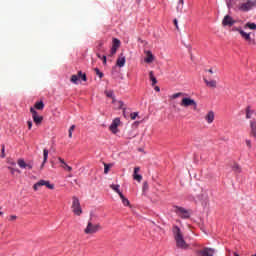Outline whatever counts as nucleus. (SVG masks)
Here are the masks:
<instances>
[{"label":"nucleus","instance_id":"obj_36","mask_svg":"<svg viewBox=\"0 0 256 256\" xmlns=\"http://www.w3.org/2000/svg\"><path fill=\"white\" fill-rule=\"evenodd\" d=\"M27 125H28V129L31 131V129L33 128V122L31 120H28Z\"/></svg>","mask_w":256,"mask_h":256},{"label":"nucleus","instance_id":"obj_35","mask_svg":"<svg viewBox=\"0 0 256 256\" xmlns=\"http://www.w3.org/2000/svg\"><path fill=\"white\" fill-rule=\"evenodd\" d=\"M109 167H110L109 164H104V173H105V175H107V173H109Z\"/></svg>","mask_w":256,"mask_h":256},{"label":"nucleus","instance_id":"obj_52","mask_svg":"<svg viewBox=\"0 0 256 256\" xmlns=\"http://www.w3.org/2000/svg\"><path fill=\"white\" fill-rule=\"evenodd\" d=\"M251 256H256V254H253V255H251Z\"/></svg>","mask_w":256,"mask_h":256},{"label":"nucleus","instance_id":"obj_53","mask_svg":"<svg viewBox=\"0 0 256 256\" xmlns=\"http://www.w3.org/2000/svg\"><path fill=\"white\" fill-rule=\"evenodd\" d=\"M12 165H15V163H12Z\"/></svg>","mask_w":256,"mask_h":256},{"label":"nucleus","instance_id":"obj_30","mask_svg":"<svg viewBox=\"0 0 256 256\" xmlns=\"http://www.w3.org/2000/svg\"><path fill=\"white\" fill-rule=\"evenodd\" d=\"M105 93H106V97H109L110 99L115 98V94H114L113 90L106 91Z\"/></svg>","mask_w":256,"mask_h":256},{"label":"nucleus","instance_id":"obj_16","mask_svg":"<svg viewBox=\"0 0 256 256\" xmlns=\"http://www.w3.org/2000/svg\"><path fill=\"white\" fill-rule=\"evenodd\" d=\"M140 170L141 168L139 167L134 168L133 180L138 181V183H141V181L143 180V176H141V174H138Z\"/></svg>","mask_w":256,"mask_h":256},{"label":"nucleus","instance_id":"obj_17","mask_svg":"<svg viewBox=\"0 0 256 256\" xmlns=\"http://www.w3.org/2000/svg\"><path fill=\"white\" fill-rule=\"evenodd\" d=\"M125 63H126L125 55L121 53L116 60V65L117 67H125Z\"/></svg>","mask_w":256,"mask_h":256},{"label":"nucleus","instance_id":"obj_33","mask_svg":"<svg viewBox=\"0 0 256 256\" xmlns=\"http://www.w3.org/2000/svg\"><path fill=\"white\" fill-rule=\"evenodd\" d=\"M73 131H75V125H72V126L69 128V134H68L69 139H72V138H73Z\"/></svg>","mask_w":256,"mask_h":256},{"label":"nucleus","instance_id":"obj_38","mask_svg":"<svg viewBox=\"0 0 256 256\" xmlns=\"http://www.w3.org/2000/svg\"><path fill=\"white\" fill-rule=\"evenodd\" d=\"M245 143H246L248 149H251V147H252L251 140L247 139V140H245Z\"/></svg>","mask_w":256,"mask_h":256},{"label":"nucleus","instance_id":"obj_46","mask_svg":"<svg viewBox=\"0 0 256 256\" xmlns=\"http://www.w3.org/2000/svg\"><path fill=\"white\" fill-rule=\"evenodd\" d=\"M98 47H99V49H101L103 47V41L98 42Z\"/></svg>","mask_w":256,"mask_h":256},{"label":"nucleus","instance_id":"obj_20","mask_svg":"<svg viewBox=\"0 0 256 256\" xmlns=\"http://www.w3.org/2000/svg\"><path fill=\"white\" fill-rule=\"evenodd\" d=\"M47 159H49V150H47V148H45L43 150V162L41 165V169H43V167H45V163H47Z\"/></svg>","mask_w":256,"mask_h":256},{"label":"nucleus","instance_id":"obj_1","mask_svg":"<svg viewBox=\"0 0 256 256\" xmlns=\"http://www.w3.org/2000/svg\"><path fill=\"white\" fill-rule=\"evenodd\" d=\"M172 233L174 235L176 247H178V249H189V244H187L185 238H183V233L181 232V228H179V226H173Z\"/></svg>","mask_w":256,"mask_h":256},{"label":"nucleus","instance_id":"obj_40","mask_svg":"<svg viewBox=\"0 0 256 256\" xmlns=\"http://www.w3.org/2000/svg\"><path fill=\"white\" fill-rule=\"evenodd\" d=\"M58 161H59L60 163H62L63 166H65V165L67 164V163L65 162V160H64L63 158H61V157L58 158Z\"/></svg>","mask_w":256,"mask_h":256},{"label":"nucleus","instance_id":"obj_37","mask_svg":"<svg viewBox=\"0 0 256 256\" xmlns=\"http://www.w3.org/2000/svg\"><path fill=\"white\" fill-rule=\"evenodd\" d=\"M63 169H67L68 171H73V168L67 164H64V166H62Z\"/></svg>","mask_w":256,"mask_h":256},{"label":"nucleus","instance_id":"obj_5","mask_svg":"<svg viewBox=\"0 0 256 256\" xmlns=\"http://www.w3.org/2000/svg\"><path fill=\"white\" fill-rule=\"evenodd\" d=\"M99 231H101V224H93L91 221H88V224L84 229L86 235H95V233H99Z\"/></svg>","mask_w":256,"mask_h":256},{"label":"nucleus","instance_id":"obj_3","mask_svg":"<svg viewBox=\"0 0 256 256\" xmlns=\"http://www.w3.org/2000/svg\"><path fill=\"white\" fill-rule=\"evenodd\" d=\"M256 8V0H247L244 3H240L238 5V11H242V13H248L252 9Z\"/></svg>","mask_w":256,"mask_h":256},{"label":"nucleus","instance_id":"obj_22","mask_svg":"<svg viewBox=\"0 0 256 256\" xmlns=\"http://www.w3.org/2000/svg\"><path fill=\"white\" fill-rule=\"evenodd\" d=\"M120 187H121V186H119V184H112V185H110V188H111L113 191H115V193H117V194L119 195V197H120L121 195H123V192H121Z\"/></svg>","mask_w":256,"mask_h":256},{"label":"nucleus","instance_id":"obj_12","mask_svg":"<svg viewBox=\"0 0 256 256\" xmlns=\"http://www.w3.org/2000/svg\"><path fill=\"white\" fill-rule=\"evenodd\" d=\"M17 165L20 167V169H33V161L26 163L23 158L18 159Z\"/></svg>","mask_w":256,"mask_h":256},{"label":"nucleus","instance_id":"obj_39","mask_svg":"<svg viewBox=\"0 0 256 256\" xmlns=\"http://www.w3.org/2000/svg\"><path fill=\"white\" fill-rule=\"evenodd\" d=\"M103 65H107V56H102Z\"/></svg>","mask_w":256,"mask_h":256},{"label":"nucleus","instance_id":"obj_41","mask_svg":"<svg viewBox=\"0 0 256 256\" xmlns=\"http://www.w3.org/2000/svg\"><path fill=\"white\" fill-rule=\"evenodd\" d=\"M2 159L5 158V145L2 146V154H1Z\"/></svg>","mask_w":256,"mask_h":256},{"label":"nucleus","instance_id":"obj_43","mask_svg":"<svg viewBox=\"0 0 256 256\" xmlns=\"http://www.w3.org/2000/svg\"><path fill=\"white\" fill-rule=\"evenodd\" d=\"M15 219H17L16 215H11L9 218V221H15Z\"/></svg>","mask_w":256,"mask_h":256},{"label":"nucleus","instance_id":"obj_23","mask_svg":"<svg viewBox=\"0 0 256 256\" xmlns=\"http://www.w3.org/2000/svg\"><path fill=\"white\" fill-rule=\"evenodd\" d=\"M146 54H147V57L145 58V63H153V61H154V57H153V53H151V51H147L146 52Z\"/></svg>","mask_w":256,"mask_h":256},{"label":"nucleus","instance_id":"obj_51","mask_svg":"<svg viewBox=\"0 0 256 256\" xmlns=\"http://www.w3.org/2000/svg\"><path fill=\"white\" fill-rule=\"evenodd\" d=\"M1 215H3V212L0 211V217H1Z\"/></svg>","mask_w":256,"mask_h":256},{"label":"nucleus","instance_id":"obj_27","mask_svg":"<svg viewBox=\"0 0 256 256\" xmlns=\"http://www.w3.org/2000/svg\"><path fill=\"white\" fill-rule=\"evenodd\" d=\"M232 171H234V173H241V166L238 163H234L232 165Z\"/></svg>","mask_w":256,"mask_h":256},{"label":"nucleus","instance_id":"obj_8","mask_svg":"<svg viewBox=\"0 0 256 256\" xmlns=\"http://www.w3.org/2000/svg\"><path fill=\"white\" fill-rule=\"evenodd\" d=\"M181 107H193L194 111H197V102L191 97H184L180 102Z\"/></svg>","mask_w":256,"mask_h":256},{"label":"nucleus","instance_id":"obj_15","mask_svg":"<svg viewBox=\"0 0 256 256\" xmlns=\"http://www.w3.org/2000/svg\"><path fill=\"white\" fill-rule=\"evenodd\" d=\"M198 253L201 256H213L215 253V250L212 248H204L203 250H200Z\"/></svg>","mask_w":256,"mask_h":256},{"label":"nucleus","instance_id":"obj_6","mask_svg":"<svg viewBox=\"0 0 256 256\" xmlns=\"http://www.w3.org/2000/svg\"><path fill=\"white\" fill-rule=\"evenodd\" d=\"M173 209L174 213H176V215L180 217V219H189L191 217V212L186 208H183L181 206H173Z\"/></svg>","mask_w":256,"mask_h":256},{"label":"nucleus","instance_id":"obj_10","mask_svg":"<svg viewBox=\"0 0 256 256\" xmlns=\"http://www.w3.org/2000/svg\"><path fill=\"white\" fill-rule=\"evenodd\" d=\"M79 79H81L82 81H87V74L79 71L78 75L71 76L70 81L71 83H74V85H77L79 83Z\"/></svg>","mask_w":256,"mask_h":256},{"label":"nucleus","instance_id":"obj_25","mask_svg":"<svg viewBox=\"0 0 256 256\" xmlns=\"http://www.w3.org/2000/svg\"><path fill=\"white\" fill-rule=\"evenodd\" d=\"M120 199L122 200L124 207H129L131 205V202H129V199H127L125 195L120 194Z\"/></svg>","mask_w":256,"mask_h":256},{"label":"nucleus","instance_id":"obj_32","mask_svg":"<svg viewBox=\"0 0 256 256\" xmlns=\"http://www.w3.org/2000/svg\"><path fill=\"white\" fill-rule=\"evenodd\" d=\"M94 71L100 79H103V77L105 76V74H103V72L99 71V68H95Z\"/></svg>","mask_w":256,"mask_h":256},{"label":"nucleus","instance_id":"obj_26","mask_svg":"<svg viewBox=\"0 0 256 256\" xmlns=\"http://www.w3.org/2000/svg\"><path fill=\"white\" fill-rule=\"evenodd\" d=\"M150 81H152V86L157 85V78H155V74L153 71L149 72Z\"/></svg>","mask_w":256,"mask_h":256},{"label":"nucleus","instance_id":"obj_18","mask_svg":"<svg viewBox=\"0 0 256 256\" xmlns=\"http://www.w3.org/2000/svg\"><path fill=\"white\" fill-rule=\"evenodd\" d=\"M205 120L209 124L213 123V121H215V112L209 111L205 116Z\"/></svg>","mask_w":256,"mask_h":256},{"label":"nucleus","instance_id":"obj_14","mask_svg":"<svg viewBox=\"0 0 256 256\" xmlns=\"http://www.w3.org/2000/svg\"><path fill=\"white\" fill-rule=\"evenodd\" d=\"M119 125H121V119L115 118L110 125V131H112V133H117V127H119Z\"/></svg>","mask_w":256,"mask_h":256},{"label":"nucleus","instance_id":"obj_48","mask_svg":"<svg viewBox=\"0 0 256 256\" xmlns=\"http://www.w3.org/2000/svg\"><path fill=\"white\" fill-rule=\"evenodd\" d=\"M208 73H211V74H213V69H208V70H206Z\"/></svg>","mask_w":256,"mask_h":256},{"label":"nucleus","instance_id":"obj_9","mask_svg":"<svg viewBox=\"0 0 256 256\" xmlns=\"http://www.w3.org/2000/svg\"><path fill=\"white\" fill-rule=\"evenodd\" d=\"M30 113L35 125H41L43 123V116L39 115V112L35 108H30Z\"/></svg>","mask_w":256,"mask_h":256},{"label":"nucleus","instance_id":"obj_50","mask_svg":"<svg viewBox=\"0 0 256 256\" xmlns=\"http://www.w3.org/2000/svg\"><path fill=\"white\" fill-rule=\"evenodd\" d=\"M185 0H179V3H181V5H183Z\"/></svg>","mask_w":256,"mask_h":256},{"label":"nucleus","instance_id":"obj_34","mask_svg":"<svg viewBox=\"0 0 256 256\" xmlns=\"http://www.w3.org/2000/svg\"><path fill=\"white\" fill-rule=\"evenodd\" d=\"M138 115H139V113H137V112L131 113L130 117H131L132 121H135V119H137Z\"/></svg>","mask_w":256,"mask_h":256},{"label":"nucleus","instance_id":"obj_31","mask_svg":"<svg viewBox=\"0 0 256 256\" xmlns=\"http://www.w3.org/2000/svg\"><path fill=\"white\" fill-rule=\"evenodd\" d=\"M10 173L12 175H15V173H21V170L17 169V168H13V167H8Z\"/></svg>","mask_w":256,"mask_h":256},{"label":"nucleus","instance_id":"obj_21","mask_svg":"<svg viewBox=\"0 0 256 256\" xmlns=\"http://www.w3.org/2000/svg\"><path fill=\"white\" fill-rule=\"evenodd\" d=\"M32 109H34V111L35 109H37L38 111H43V109H45V103H43V101L36 102Z\"/></svg>","mask_w":256,"mask_h":256},{"label":"nucleus","instance_id":"obj_11","mask_svg":"<svg viewBox=\"0 0 256 256\" xmlns=\"http://www.w3.org/2000/svg\"><path fill=\"white\" fill-rule=\"evenodd\" d=\"M237 23V20L233 19L231 15L224 16L222 20V26L223 27H233Z\"/></svg>","mask_w":256,"mask_h":256},{"label":"nucleus","instance_id":"obj_29","mask_svg":"<svg viewBox=\"0 0 256 256\" xmlns=\"http://www.w3.org/2000/svg\"><path fill=\"white\" fill-rule=\"evenodd\" d=\"M183 95H185L183 92H178L169 96V99H179V97H183Z\"/></svg>","mask_w":256,"mask_h":256},{"label":"nucleus","instance_id":"obj_28","mask_svg":"<svg viewBox=\"0 0 256 256\" xmlns=\"http://www.w3.org/2000/svg\"><path fill=\"white\" fill-rule=\"evenodd\" d=\"M254 111L251 110V106L246 107V119H251V115H253Z\"/></svg>","mask_w":256,"mask_h":256},{"label":"nucleus","instance_id":"obj_4","mask_svg":"<svg viewBox=\"0 0 256 256\" xmlns=\"http://www.w3.org/2000/svg\"><path fill=\"white\" fill-rule=\"evenodd\" d=\"M72 212L77 217H81V215L83 214V209L81 208V202L79 201V198H77L76 196L72 197Z\"/></svg>","mask_w":256,"mask_h":256},{"label":"nucleus","instance_id":"obj_47","mask_svg":"<svg viewBox=\"0 0 256 256\" xmlns=\"http://www.w3.org/2000/svg\"><path fill=\"white\" fill-rule=\"evenodd\" d=\"M96 55H97L98 59H103V56H101V54L97 53Z\"/></svg>","mask_w":256,"mask_h":256},{"label":"nucleus","instance_id":"obj_44","mask_svg":"<svg viewBox=\"0 0 256 256\" xmlns=\"http://www.w3.org/2000/svg\"><path fill=\"white\" fill-rule=\"evenodd\" d=\"M174 25H175L176 29H179V24L177 22V19H174Z\"/></svg>","mask_w":256,"mask_h":256},{"label":"nucleus","instance_id":"obj_2","mask_svg":"<svg viewBox=\"0 0 256 256\" xmlns=\"http://www.w3.org/2000/svg\"><path fill=\"white\" fill-rule=\"evenodd\" d=\"M232 31H236L237 33L240 34V36L242 37V39H244V41H246V43L250 46V47H255L256 45V41L255 38H251V33H247L243 30V28L241 27H232Z\"/></svg>","mask_w":256,"mask_h":256},{"label":"nucleus","instance_id":"obj_19","mask_svg":"<svg viewBox=\"0 0 256 256\" xmlns=\"http://www.w3.org/2000/svg\"><path fill=\"white\" fill-rule=\"evenodd\" d=\"M204 83H206L207 87H211L212 89L217 88V81L216 80H207V78H204Z\"/></svg>","mask_w":256,"mask_h":256},{"label":"nucleus","instance_id":"obj_45","mask_svg":"<svg viewBox=\"0 0 256 256\" xmlns=\"http://www.w3.org/2000/svg\"><path fill=\"white\" fill-rule=\"evenodd\" d=\"M154 91H156L157 93H159V91H161V88L159 86H155L154 87Z\"/></svg>","mask_w":256,"mask_h":256},{"label":"nucleus","instance_id":"obj_24","mask_svg":"<svg viewBox=\"0 0 256 256\" xmlns=\"http://www.w3.org/2000/svg\"><path fill=\"white\" fill-rule=\"evenodd\" d=\"M244 29H250L251 31H256V24L253 22H247L244 25Z\"/></svg>","mask_w":256,"mask_h":256},{"label":"nucleus","instance_id":"obj_7","mask_svg":"<svg viewBox=\"0 0 256 256\" xmlns=\"http://www.w3.org/2000/svg\"><path fill=\"white\" fill-rule=\"evenodd\" d=\"M39 187H47V189L53 191L55 184H52L49 180H39L33 185L34 191H39Z\"/></svg>","mask_w":256,"mask_h":256},{"label":"nucleus","instance_id":"obj_13","mask_svg":"<svg viewBox=\"0 0 256 256\" xmlns=\"http://www.w3.org/2000/svg\"><path fill=\"white\" fill-rule=\"evenodd\" d=\"M112 48L110 50V55L113 56L115 53H117V49L121 47V40L117 38H113L112 40Z\"/></svg>","mask_w":256,"mask_h":256},{"label":"nucleus","instance_id":"obj_49","mask_svg":"<svg viewBox=\"0 0 256 256\" xmlns=\"http://www.w3.org/2000/svg\"><path fill=\"white\" fill-rule=\"evenodd\" d=\"M233 256H241V255H239V253H237V252H234Z\"/></svg>","mask_w":256,"mask_h":256},{"label":"nucleus","instance_id":"obj_42","mask_svg":"<svg viewBox=\"0 0 256 256\" xmlns=\"http://www.w3.org/2000/svg\"><path fill=\"white\" fill-rule=\"evenodd\" d=\"M143 189H149V184L147 182H144L143 183Z\"/></svg>","mask_w":256,"mask_h":256}]
</instances>
